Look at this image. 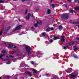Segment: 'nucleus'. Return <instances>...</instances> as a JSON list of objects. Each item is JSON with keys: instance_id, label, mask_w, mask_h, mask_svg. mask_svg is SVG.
Wrapping results in <instances>:
<instances>
[{"instance_id": "obj_5", "label": "nucleus", "mask_w": 79, "mask_h": 79, "mask_svg": "<svg viewBox=\"0 0 79 79\" xmlns=\"http://www.w3.org/2000/svg\"><path fill=\"white\" fill-rule=\"evenodd\" d=\"M9 46L8 47V48L10 49L11 48H16V47L15 45L11 44H8Z\"/></svg>"}, {"instance_id": "obj_8", "label": "nucleus", "mask_w": 79, "mask_h": 79, "mask_svg": "<svg viewBox=\"0 0 79 79\" xmlns=\"http://www.w3.org/2000/svg\"><path fill=\"white\" fill-rule=\"evenodd\" d=\"M71 77V78H76L77 77V75L76 74H74V73H73L70 74Z\"/></svg>"}, {"instance_id": "obj_1", "label": "nucleus", "mask_w": 79, "mask_h": 79, "mask_svg": "<svg viewBox=\"0 0 79 79\" xmlns=\"http://www.w3.org/2000/svg\"><path fill=\"white\" fill-rule=\"evenodd\" d=\"M25 49L27 53L28 57H29V55L31 53V49H32V48L27 45H26Z\"/></svg>"}, {"instance_id": "obj_37", "label": "nucleus", "mask_w": 79, "mask_h": 79, "mask_svg": "<svg viewBox=\"0 0 79 79\" xmlns=\"http://www.w3.org/2000/svg\"><path fill=\"white\" fill-rule=\"evenodd\" d=\"M35 27H37V24H35Z\"/></svg>"}, {"instance_id": "obj_56", "label": "nucleus", "mask_w": 79, "mask_h": 79, "mask_svg": "<svg viewBox=\"0 0 79 79\" xmlns=\"http://www.w3.org/2000/svg\"><path fill=\"white\" fill-rule=\"evenodd\" d=\"M23 56H24V55H23Z\"/></svg>"}, {"instance_id": "obj_48", "label": "nucleus", "mask_w": 79, "mask_h": 79, "mask_svg": "<svg viewBox=\"0 0 79 79\" xmlns=\"http://www.w3.org/2000/svg\"><path fill=\"white\" fill-rule=\"evenodd\" d=\"M31 16H32V17H33V15H32Z\"/></svg>"}, {"instance_id": "obj_31", "label": "nucleus", "mask_w": 79, "mask_h": 79, "mask_svg": "<svg viewBox=\"0 0 79 79\" xmlns=\"http://www.w3.org/2000/svg\"><path fill=\"white\" fill-rule=\"evenodd\" d=\"M31 29L32 31H34V28L33 27H31Z\"/></svg>"}, {"instance_id": "obj_4", "label": "nucleus", "mask_w": 79, "mask_h": 79, "mask_svg": "<svg viewBox=\"0 0 79 79\" xmlns=\"http://www.w3.org/2000/svg\"><path fill=\"white\" fill-rule=\"evenodd\" d=\"M13 57H14V56H10V55H8L6 56L5 59V58L3 59L2 60L3 61H6V60H8L10 59V58Z\"/></svg>"}, {"instance_id": "obj_22", "label": "nucleus", "mask_w": 79, "mask_h": 79, "mask_svg": "<svg viewBox=\"0 0 79 79\" xmlns=\"http://www.w3.org/2000/svg\"><path fill=\"white\" fill-rule=\"evenodd\" d=\"M68 48V46H64L63 47V48L65 50H66V49H67V48Z\"/></svg>"}, {"instance_id": "obj_12", "label": "nucleus", "mask_w": 79, "mask_h": 79, "mask_svg": "<svg viewBox=\"0 0 79 79\" xmlns=\"http://www.w3.org/2000/svg\"><path fill=\"white\" fill-rule=\"evenodd\" d=\"M66 71L67 73H71V71H72V69L70 68L69 70H66Z\"/></svg>"}, {"instance_id": "obj_33", "label": "nucleus", "mask_w": 79, "mask_h": 79, "mask_svg": "<svg viewBox=\"0 0 79 79\" xmlns=\"http://www.w3.org/2000/svg\"><path fill=\"white\" fill-rule=\"evenodd\" d=\"M52 8H54V7H55V5H54L53 4H52Z\"/></svg>"}, {"instance_id": "obj_36", "label": "nucleus", "mask_w": 79, "mask_h": 79, "mask_svg": "<svg viewBox=\"0 0 79 79\" xmlns=\"http://www.w3.org/2000/svg\"><path fill=\"white\" fill-rule=\"evenodd\" d=\"M6 77H7V78H10V76L7 75V76H6Z\"/></svg>"}, {"instance_id": "obj_58", "label": "nucleus", "mask_w": 79, "mask_h": 79, "mask_svg": "<svg viewBox=\"0 0 79 79\" xmlns=\"http://www.w3.org/2000/svg\"><path fill=\"white\" fill-rule=\"evenodd\" d=\"M6 3V2H5Z\"/></svg>"}, {"instance_id": "obj_35", "label": "nucleus", "mask_w": 79, "mask_h": 79, "mask_svg": "<svg viewBox=\"0 0 79 79\" xmlns=\"http://www.w3.org/2000/svg\"><path fill=\"white\" fill-rule=\"evenodd\" d=\"M27 10H26L25 12V14L26 15L27 13Z\"/></svg>"}, {"instance_id": "obj_47", "label": "nucleus", "mask_w": 79, "mask_h": 79, "mask_svg": "<svg viewBox=\"0 0 79 79\" xmlns=\"http://www.w3.org/2000/svg\"><path fill=\"white\" fill-rule=\"evenodd\" d=\"M19 21H21V20H20V19H19Z\"/></svg>"}, {"instance_id": "obj_55", "label": "nucleus", "mask_w": 79, "mask_h": 79, "mask_svg": "<svg viewBox=\"0 0 79 79\" xmlns=\"http://www.w3.org/2000/svg\"><path fill=\"white\" fill-rule=\"evenodd\" d=\"M41 70H42V69H41L40 70V71H41Z\"/></svg>"}, {"instance_id": "obj_17", "label": "nucleus", "mask_w": 79, "mask_h": 79, "mask_svg": "<svg viewBox=\"0 0 79 79\" xmlns=\"http://www.w3.org/2000/svg\"><path fill=\"white\" fill-rule=\"evenodd\" d=\"M51 13V10L50 9H48L47 10V13L48 14H50Z\"/></svg>"}, {"instance_id": "obj_34", "label": "nucleus", "mask_w": 79, "mask_h": 79, "mask_svg": "<svg viewBox=\"0 0 79 79\" xmlns=\"http://www.w3.org/2000/svg\"><path fill=\"white\" fill-rule=\"evenodd\" d=\"M2 31H0V35H2Z\"/></svg>"}, {"instance_id": "obj_26", "label": "nucleus", "mask_w": 79, "mask_h": 79, "mask_svg": "<svg viewBox=\"0 0 79 79\" xmlns=\"http://www.w3.org/2000/svg\"><path fill=\"white\" fill-rule=\"evenodd\" d=\"M3 56H4V55H1L0 56V59H2V57H3Z\"/></svg>"}, {"instance_id": "obj_28", "label": "nucleus", "mask_w": 79, "mask_h": 79, "mask_svg": "<svg viewBox=\"0 0 79 79\" xmlns=\"http://www.w3.org/2000/svg\"><path fill=\"white\" fill-rule=\"evenodd\" d=\"M45 32H44L42 33V35H43V36H45Z\"/></svg>"}, {"instance_id": "obj_49", "label": "nucleus", "mask_w": 79, "mask_h": 79, "mask_svg": "<svg viewBox=\"0 0 79 79\" xmlns=\"http://www.w3.org/2000/svg\"><path fill=\"white\" fill-rule=\"evenodd\" d=\"M4 45H6V43H4Z\"/></svg>"}, {"instance_id": "obj_3", "label": "nucleus", "mask_w": 79, "mask_h": 79, "mask_svg": "<svg viewBox=\"0 0 79 79\" xmlns=\"http://www.w3.org/2000/svg\"><path fill=\"white\" fill-rule=\"evenodd\" d=\"M11 28V27L9 26L6 28L5 29V31L4 32V36H2V37H4V36H5V34H6L7 32V31Z\"/></svg>"}, {"instance_id": "obj_19", "label": "nucleus", "mask_w": 79, "mask_h": 79, "mask_svg": "<svg viewBox=\"0 0 79 79\" xmlns=\"http://www.w3.org/2000/svg\"><path fill=\"white\" fill-rule=\"evenodd\" d=\"M4 0H0V3H4Z\"/></svg>"}, {"instance_id": "obj_11", "label": "nucleus", "mask_w": 79, "mask_h": 79, "mask_svg": "<svg viewBox=\"0 0 79 79\" xmlns=\"http://www.w3.org/2000/svg\"><path fill=\"white\" fill-rule=\"evenodd\" d=\"M32 71H33V74H35L37 73V71L34 69H33Z\"/></svg>"}, {"instance_id": "obj_14", "label": "nucleus", "mask_w": 79, "mask_h": 79, "mask_svg": "<svg viewBox=\"0 0 79 79\" xmlns=\"http://www.w3.org/2000/svg\"><path fill=\"white\" fill-rule=\"evenodd\" d=\"M60 39V37L58 36L54 37L53 38L54 40H56L57 39Z\"/></svg>"}, {"instance_id": "obj_6", "label": "nucleus", "mask_w": 79, "mask_h": 79, "mask_svg": "<svg viewBox=\"0 0 79 79\" xmlns=\"http://www.w3.org/2000/svg\"><path fill=\"white\" fill-rule=\"evenodd\" d=\"M22 27V25H19L17 26L15 29H13V31H16L17 30H18V29H20V28H21V27Z\"/></svg>"}, {"instance_id": "obj_25", "label": "nucleus", "mask_w": 79, "mask_h": 79, "mask_svg": "<svg viewBox=\"0 0 79 79\" xmlns=\"http://www.w3.org/2000/svg\"><path fill=\"white\" fill-rule=\"evenodd\" d=\"M16 51H14V52L13 51H12L11 52V53L12 54H14V53H16Z\"/></svg>"}, {"instance_id": "obj_18", "label": "nucleus", "mask_w": 79, "mask_h": 79, "mask_svg": "<svg viewBox=\"0 0 79 79\" xmlns=\"http://www.w3.org/2000/svg\"><path fill=\"white\" fill-rule=\"evenodd\" d=\"M73 48H74V51H76L77 50V48L76 47V46H75L73 47Z\"/></svg>"}, {"instance_id": "obj_16", "label": "nucleus", "mask_w": 79, "mask_h": 79, "mask_svg": "<svg viewBox=\"0 0 79 79\" xmlns=\"http://www.w3.org/2000/svg\"><path fill=\"white\" fill-rule=\"evenodd\" d=\"M37 24H42V21L39 20V21L37 22Z\"/></svg>"}, {"instance_id": "obj_39", "label": "nucleus", "mask_w": 79, "mask_h": 79, "mask_svg": "<svg viewBox=\"0 0 79 79\" xmlns=\"http://www.w3.org/2000/svg\"><path fill=\"white\" fill-rule=\"evenodd\" d=\"M51 31H53V27H52L51 28Z\"/></svg>"}, {"instance_id": "obj_21", "label": "nucleus", "mask_w": 79, "mask_h": 79, "mask_svg": "<svg viewBox=\"0 0 79 79\" xmlns=\"http://www.w3.org/2000/svg\"><path fill=\"white\" fill-rule=\"evenodd\" d=\"M52 42H53V40L52 39H51L48 42L49 44H51V43H52Z\"/></svg>"}, {"instance_id": "obj_38", "label": "nucleus", "mask_w": 79, "mask_h": 79, "mask_svg": "<svg viewBox=\"0 0 79 79\" xmlns=\"http://www.w3.org/2000/svg\"><path fill=\"white\" fill-rule=\"evenodd\" d=\"M26 32L23 31V34H26Z\"/></svg>"}, {"instance_id": "obj_30", "label": "nucleus", "mask_w": 79, "mask_h": 79, "mask_svg": "<svg viewBox=\"0 0 79 79\" xmlns=\"http://www.w3.org/2000/svg\"><path fill=\"white\" fill-rule=\"evenodd\" d=\"M75 9L76 10H79V8L78 7H76L75 8Z\"/></svg>"}, {"instance_id": "obj_46", "label": "nucleus", "mask_w": 79, "mask_h": 79, "mask_svg": "<svg viewBox=\"0 0 79 79\" xmlns=\"http://www.w3.org/2000/svg\"><path fill=\"white\" fill-rule=\"evenodd\" d=\"M67 1H69V2H70L71 1V0H67Z\"/></svg>"}, {"instance_id": "obj_15", "label": "nucleus", "mask_w": 79, "mask_h": 79, "mask_svg": "<svg viewBox=\"0 0 79 79\" xmlns=\"http://www.w3.org/2000/svg\"><path fill=\"white\" fill-rule=\"evenodd\" d=\"M2 53H6V51L5 49H3L2 51Z\"/></svg>"}, {"instance_id": "obj_13", "label": "nucleus", "mask_w": 79, "mask_h": 79, "mask_svg": "<svg viewBox=\"0 0 79 79\" xmlns=\"http://www.w3.org/2000/svg\"><path fill=\"white\" fill-rule=\"evenodd\" d=\"M31 16V14L30 13H29L28 14V15L27 16L26 19H29V17Z\"/></svg>"}, {"instance_id": "obj_44", "label": "nucleus", "mask_w": 79, "mask_h": 79, "mask_svg": "<svg viewBox=\"0 0 79 79\" xmlns=\"http://www.w3.org/2000/svg\"><path fill=\"white\" fill-rule=\"evenodd\" d=\"M74 2L75 3H76L77 2V0H74Z\"/></svg>"}, {"instance_id": "obj_23", "label": "nucleus", "mask_w": 79, "mask_h": 79, "mask_svg": "<svg viewBox=\"0 0 79 79\" xmlns=\"http://www.w3.org/2000/svg\"><path fill=\"white\" fill-rule=\"evenodd\" d=\"M10 63H11L10 61H8V62H6V64H9Z\"/></svg>"}, {"instance_id": "obj_43", "label": "nucleus", "mask_w": 79, "mask_h": 79, "mask_svg": "<svg viewBox=\"0 0 79 79\" xmlns=\"http://www.w3.org/2000/svg\"><path fill=\"white\" fill-rule=\"evenodd\" d=\"M76 39L77 40H79V38L77 37Z\"/></svg>"}, {"instance_id": "obj_54", "label": "nucleus", "mask_w": 79, "mask_h": 79, "mask_svg": "<svg viewBox=\"0 0 79 79\" xmlns=\"http://www.w3.org/2000/svg\"><path fill=\"white\" fill-rule=\"evenodd\" d=\"M53 79H56V78H54Z\"/></svg>"}, {"instance_id": "obj_45", "label": "nucleus", "mask_w": 79, "mask_h": 79, "mask_svg": "<svg viewBox=\"0 0 79 79\" xmlns=\"http://www.w3.org/2000/svg\"><path fill=\"white\" fill-rule=\"evenodd\" d=\"M2 7H1V8H0L1 10H2Z\"/></svg>"}, {"instance_id": "obj_9", "label": "nucleus", "mask_w": 79, "mask_h": 79, "mask_svg": "<svg viewBox=\"0 0 79 79\" xmlns=\"http://www.w3.org/2000/svg\"><path fill=\"white\" fill-rule=\"evenodd\" d=\"M37 53H38V57H42V54H41L40 51H38Z\"/></svg>"}, {"instance_id": "obj_57", "label": "nucleus", "mask_w": 79, "mask_h": 79, "mask_svg": "<svg viewBox=\"0 0 79 79\" xmlns=\"http://www.w3.org/2000/svg\"><path fill=\"white\" fill-rule=\"evenodd\" d=\"M78 2H79V1H78Z\"/></svg>"}, {"instance_id": "obj_51", "label": "nucleus", "mask_w": 79, "mask_h": 79, "mask_svg": "<svg viewBox=\"0 0 79 79\" xmlns=\"http://www.w3.org/2000/svg\"><path fill=\"white\" fill-rule=\"evenodd\" d=\"M30 79H34L32 77H31Z\"/></svg>"}, {"instance_id": "obj_53", "label": "nucleus", "mask_w": 79, "mask_h": 79, "mask_svg": "<svg viewBox=\"0 0 79 79\" xmlns=\"http://www.w3.org/2000/svg\"><path fill=\"white\" fill-rule=\"evenodd\" d=\"M14 1H16V0H14Z\"/></svg>"}, {"instance_id": "obj_20", "label": "nucleus", "mask_w": 79, "mask_h": 79, "mask_svg": "<svg viewBox=\"0 0 79 79\" xmlns=\"http://www.w3.org/2000/svg\"><path fill=\"white\" fill-rule=\"evenodd\" d=\"M63 28V26H60L59 27V29L60 30L62 29Z\"/></svg>"}, {"instance_id": "obj_52", "label": "nucleus", "mask_w": 79, "mask_h": 79, "mask_svg": "<svg viewBox=\"0 0 79 79\" xmlns=\"http://www.w3.org/2000/svg\"><path fill=\"white\" fill-rule=\"evenodd\" d=\"M36 64L37 65V64Z\"/></svg>"}, {"instance_id": "obj_32", "label": "nucleus", "mask_w": 79, "mask_h": 79, "mask_svg": "<svg viewBox=\"0 0 79 79\" xmlns=\"http://www.w3.org/2000/svg\"><path fill=\"white\" fill-rule=\"evenodd\" d=\"M31 64H34V62L33 61H31Z\"/></svg>"}, {"instance_id": "obj_7", "label": "nucleus", "mask_w": 79, "mask_h": 79, "mask_svg": "<svg viewBox=\"0 0 79 79\" xmlns=\"http://www.w3.org/2000/svg\"><path fill=\"white\" fill-rule=\"evenodd\" d=\"M26 73L28 76H32L33 75V74H32V72H26Z\"/></svg>"}, {"instance_id": "obj_41", "label": "nucleus", "mask_w": 79, "mask_h": 79, "mask_svg": "<svg viewBox=\"0 0 79 79\" xmlns=\"http://www.w3.org/2000/svg\"><path fill=\"white\" fill-rule=\"evenodd\" d=\"M38 10H38V9H36L35 10L36 12H37V11H38Z\"/></svg>"}, {"instance_id": "obj_24", "label": "nucleus", "mask_w": 79, "mask_h": 79, "mask_svg": "<svg viewBox=\"0 0 79 79\" xmlns=\"http://www.w3.org/2000/svg\"><path fill=\"white\" fill-rule=\"evenodd\" d=\"M50 30V29L49 28H48L47 29H46V31L47 32H49V31Z\"/></svg>"}, {"instance_id": "obj_10", "label": "nucleus", "mask_w": 79, "mask_h": 79, "mask_svg": "<svg viewBox=\"0 0 79 79\" xmlns=\"http://www.w3.org/2000/svg\"><path fill=\"white\" fill-rule=\"evenodd\" d=\"M61 40L62 42H64V40H65V39H64V36H61Z\"/></svg>"}, {"instance_id": "obj_42", "label": "nucleus", "mask_w": 79, "mask_h": 79, "mask_svg": "<svg viewBox=\"0 0 79 79\" xmlns=\"http://www.w3.org/2000/svg\"><path fill=\"white\" fill-rule=\"evenodd\" d=\"M26 0L27 1V0H22V2H24V1H26Z\"/></svg>"}, {"instance_id": "obj_27", "label": "nucleus", "mask_w": 79, "mask_h": 79, "mask_svg": "<svg viewBox=\"0 0 79 79\" xmlns=\"http://www.w3.org/2000/svg\"><path fill=\"white\" fill-rule=\"evenodd\" d=\"M69 11L70 13H73L74 12V10H70Z\"/></svg>"}, {"instance_id": "obj_40", "label": "nucleus", "mask_w": 79, "mask_h": 79, "mask_svg": "<svg viewBox=\"0 0 79 79\" xmlns=\"http://www.w3.org/2000/svg\"><path fill=\"white\" fill-rule=\"evenodd\" d=\"M67 6H68V5H64V6H65V7H66V8H67V7H68Z\"/></svg>"}, {"instance_id": "obj_50", "label": "nucleus", "mask_w": 79, "mask_h": 79, "mask_svg": "<svg viewBox=\"0 0 79 79\" xmlns=\"http://www.w3.org/2000/svg\"><path fill=\"white\" fill-rule=\"evenodd\" d=\"M0 79H2V77H0Z\"/></svg>"}, {"instance_id": "obj_2", "label": "nucleus", "mask_w": 79, "mask_h": 79, "mask_svg": "<svg viewBox=\"0 0 79 79\" xmlns=\"http://www.w3.org/2000/svg\"><path fill=\"white\" fill-rule=\"evenodd\" d=\"M68 17H69L68 14L65 13L62 15L61 18L62 19H68Z\"/></svg>"}, {"instance_id": "obj_29", "label": "nucleus", "mask_w": 79, "mask_h": 79, "mask_svg": "<svg viewBox=\"0 0 79 79\" xmlns=\"http://www.w3.org/2000/svg\"><path fill=\"white\" fill-rule=\"evenodd\" d=\"M74 58H78V57H77V56L76 55H75L73 56Z\"/></svg>"}]
</instances>
